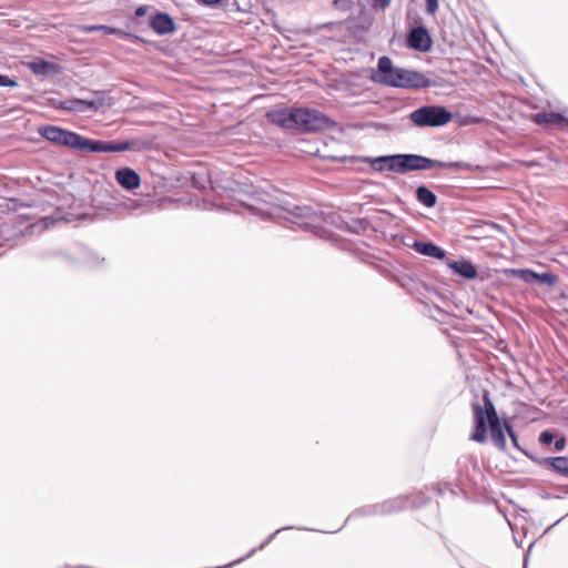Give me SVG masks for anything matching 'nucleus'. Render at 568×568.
I'll return each instance as SVG.
<instances>
[{
	"mask_svg": "<svg viewBox=\"0 0 568 568\" xmlns=\"http://www.w3.org/2000/svg\"><path fill=\"white\" fill-rule=\"evenodd\" d=\"M116 182L126 190H134L140 185L139 174L129 168L120 169L115 172Z\"/></svg>",
	"mask_w": 568,
	"mask_h": 568,
	"instance_id": "nucleus-11",
	"label": "nucleus"
},
{
	"mask_svg": "<svg viewBox=\"0 0 568 568\" xmlns=\"http://www.w3.org/2000/svg\"><path fill=\"white\" fill-rule=\"evenodd\" d=\"M148 11V7L145 6H141L139 7L136 10H135V16L136 17H143Z\"/></svg>",
	"mask_w": 568,
	"mask_h": 568,
	"instance_id": "nucleus-30",
	"label": "nucleus"
},
{
	"mask_svg": "<svg viewBox=\"0 0 568 568\" xmlns=\"http://www.w3.org/2000/svg\"><path fill=\"white\" fill-rule=\"evenodd\" d=\"M515 277L523 280L526 283H535L537 280V273L530 270H510L509 271Z\"/></svg>",
	"mask_w": 568,
	"mask_h": 568,
	"instance_id": "nucleus-21",
	"label": "nucleus"
},
{
	"mask_svg": "<svg viewBox=\"0 0 568 568\" xmlns=\"http://www.w3.org/2000/svg\"><path fill=\"white\" fill-rule=\"evenodd\" d=\"M448 266L456 274H458L465 278L473 280L477 276L476 267L468 261H465V260L450 261V262H448Z\"/></svg>",
	"mask_w": 568,
	"mask_h": 568,
	"instance_id": "nucleus-17",
	"label": "nucleus"
},
{
	"mask_svg": "<svg viewBox=\"0 0 568 568\" xmlns=\"http://www.w3.org/2000/svg\"><path fill=\"white\" fill-rule=\"evenodd\" d=\"M373 164L377 170L381 171L387 170L393 172H402L399 154L376 158L373 161Z\"/></svg>",
	"mask_w": 568,
	"mask_h": 568,
	"instance_id": "nucleus-13",
	"label": "nucleus"
},
{
	"mask_svg": "<svg viewBox=\"0 0 568 568\" xmlns=\"http://www.w3.org/2000/svg\"><path fill=\"white\" fill-rule=\"evenodd\" d=\"M534 120L537 124H551L559 129L568 128V118L556 112H539L534 115Z\"/></svg>",
	"mask_w": 568,
	"mask_h": 568,
	"instance_id": "nucleus-12",
	"label": "nucleus"
},
{
	"mask_svg": "<svg viewBox=\"0 0 568 568\" xmlns=\"http://www.w3.org/2000/svg\"><path fill=\"white\" fill-rule=\"evenodd\" d=\"M18 83L16 80L10 79L7 75L0 74V87H17Z\"/></svg>",
	"mask_w": 568,
	"mask_h": 568,
	"instance_id": "nucleus-25",
	"label": "nucleus"
},
{
	"mask_svg": "<svg viewBox=\"0 0 568 568\" xmlns=\"http://www.w3.org/2000/svg\"><path fill=\"white\" fill-rule=\"evenodd\" d=\"M566 442L565 438H559L555 442V448L557 450H562L565 448Z\"/></svg>",
	"mask_w": 568,
	"mask_h": 568,
	"instance_id": "nucleus-29",
	"label": "nucleus"
},
{
	"mask_svg": "<svg viewBox=\"0 0 568 568\" xmlns=\"http://www.w3.org/2000/svg\"><path fill=\"white\" fill-rule=\"evenodd\" d=\"M329 120L320 111L313 109H293L294 129L317 131L326 128Z\"/></svg>",
	"mask_w": 568,
	"mask_h": 568,
	"instance_id": "nucleus-6",
	"label": "nucleus"
},
{
	"mask_svg": "<svg viewBox=\"0 0 568 568\" xmlns=\"http://www.w3.org/2000/svg\"><path fill=\"white\" fill-rule=\"evenodd\" d=\"M373 80L396 88H423L428 84L427 79L422 73L395 68L388 57L379 58Z\"/></svg>",
	"mask_w": 568,
	"mask_h": 568,
	"instance_id": "nucleus-2",
	"label": "nucleus"
},
{
	"mask_svg": "<svg viewBox=\"0 0 568 568\" xmlns=\"http://www.w3.org/2000/svg\"><path fill=\"white\" fill-rule=\"evenodd\" d=\"M200 3L209 7H213L222 2V0H199Z\"/></svg>",
	"mask_w": 568,
	"mask_h": 568,
	"instance_id": "nucleus-28",
	"label": "nucleus"
},
{
	"mask_svg": "<svg viewBox=\"0 0 568 568\" xmlns=\"http://www.w3.org/2000/svg\"><path fill=\"white\" fill-rule=\"evenodd\" d=\"M132 149V144L124 142L93 141L85 138L83 152H122Z\"/></svg>",
	"mask_w": 568,
	"mask_h": 568,
	"instance_id": "nucleus-9",
	"label": "nucleus"
},
{
	"mask_svg": "<svg viewBox=\"0 0 568 568\" xmlns=\"http://www.w3.org/2000/svg\"><path fill=\"white\" fill-rule=\"evenodd\" d=\"M402 172L415 171V170H429L433 168L439 169H458L468 168L467 164L462 162H440L434 161L428 158L415 154H399Z\"/></svg>",
	"mask_w": 568,
	"mask_h": 568,
	"instance_id": "nucleus-5",
	"label": "nucleus"
},
{
	"mask_svg": "<svg viewBox=\"0 0 568 568\" xmlns=\"http://www.w3.org/2000/svg\"><path fill=\"white\" fill-rule=\"evenodd\" d=\"M113 102L111 98L98 92L91 99H71L63 101L61 103V108L68 111L83 113L87 111H99L105 106H111Z\"/></svg>",
	"mask_w": 568,
	"mask_h": 568,
	"instance_id": "nucleus-7",
	"label": "nucleus"
},
{
	"mask_svg": "<svg viewBox=\"0 0 568 568\" xmlns=\"http://www.w3.org/2000/svg\"><path fill=\"white\" fill-rule=\"evenodd\" d=\"M373 1H374V6L379 7L382 9L388 7V4L390 3V0H373Z\"/></svg>",
	"mask_w": 568,
	"mask_h": 568,
	"instance_id": "nucleus-27",
	"label": "nucleus"
},
{
	"mask_svg": "<svg viewBox=\"0 0 568 568\" xmlns=\"http://www.w3.org/2000/svg\"><path fill=\"white\" fill-rule=\"evenodd\" d=\"M28 67L36 75H49L54 74L59 71L58 65L55 63L48 62L41 59L29 62Z\"/></svg>",
	"mask_w": 568,
	"mask_h": 568,
	"instance_id": "nucleus-18",
	"label": "nucleus"
},
{
	"mask_svg": "<svg viewBox=\"0 0 568 568\" xmlns=\"http://www.w3.org/2000/svg\"><path fill=\"white\" fill-rule=\"evenodd\" d=\"M540 443L549 445L554 440V435L550 432H542L539 436Z\"/></svg>",
	"mask_w": 568,
	"mask_h": 568,
	"instance_id": "nucleus-26",
	"label": "nucleus"
},
{
	"mask_svg": "<svg viewBox=\"0 0 568 568\" xmlns=\"http://www.w3.org/2000/svg\"><path fill=\"white\" fill-rule=\"evenodd\" d=\"M408 45L415 50L427 52L432 48V38L423 27L414 28L407 39Z\"/></svg>",
	"mask_w": 568,
	"mask_h": 568,
	"instance_id": "nucleus-10",
	"label": "nucleus"
},
{
	"mask_svg": "<svg viewBox=\"0 0 568 568\" xmlns=\"http://www.w3.org/2000/svg\"><path fill=\"white\" fill-rule=\"evenodd\" d=\"M88 30L89 31H102L105 34H116V33H120V30H118L115 28H112V27H109V26H102V24L88 27Z\"/></svg>",
	"mask_w": 568,
	"mask_h": 568,
	"instance_id": "nucleus-23",
	"label": "nucleus"
},
{
	"mask_svg": "<svg viewBox=\"0 0 568 568\" xmlns=\"http://www.w3.org/2000/svg\"><path fill=\"white\" fill-rule=\"evenodd\" d=\"M536 282H540L542 284L551 286L557 282V276L551 273H541V274L537 273Z\"/></svg>",
	"mask_w": 568,
	"mask_h": 568,
	"instance_id": "nucleus-22",
	"label": "nucleus"
},
{
	"mask_svg": "<svg viewBox=\"0 0 568 568\" xmlns=\"http://www.w3.org/2000/svg\"><path fill=\"white\" fill-rule=\"evenodd\" d=\"M417 199L427 207H433L436 204V195L425 186H419L416 191Z\"/></svg>",
	"mask_w": 568,
	"mask_h": 568,
	"instance_id": "nucleus-19",
	"label": "nucleus"
},
{
	"mask_svg": "<svg viewBox=\"0 0 568 568\" xmlns=\"http://www.w3.org/2000/svg\"><path fill=\"white\" fill-rule=\"evenodd\" d=\"M409 119L419 128L443 126L452 121L453 114L444 106L426 105L413 111Z\"/></svg>",
	"mask_w": 568,
	"mask_h": 568,
	"instance_id": "nucleus-3",
	"label": "nucleus"
},
{
	"mask_svg": "<svg viewBox=\"0 0 568 568\" xmlns=\"http://www.w3.org/2000/svg\"><path fill=\"white\" fill-rule=\"evenodd\" d=\"M39 132L48 141L83 152L85 138L75 132L53 125L43 126Z\"/></svg>",
	"mask_w": 568,
	"mask_h": 568,
	"instance_id": "nucleus-4",
	"label": "nucleus"
},
{
	"mask_svg": "<svg viewBox=\"0 0 568 568\" xmlns=\"http://www.w3.org/2000/svg\"><path fill=\"white\" fill-rule=\"evenodd\" d=\"M549 464L556 471L568 477V458L567 457L550 458Z\"/></svg>",
	"mask_w": 568,
	"mask_h": 568,
	"instance_id": "nucleus-20",
	"label": "nucleus"
},
{
	"mask_svg": "<svg viewBox=\"0 0 568 568\" xmlns=\"http://www.w3.org/2000/svg\"><path fill=\"white\" fill-rule=\"evenodd\" d=\"M265 214L272 219H284L298 226H304L308 224L307 219L310 217L311 211L308 207L296 206L293 210H288L272 204V207L267 209Z\"/></svg>",
	"mask_w": 568,
	"mask_h": 568,
	"instance_id": "nucleus-8",
	"label": "nucleus"
},
{
	"mask_svg": "<svg viewBox=\"0 0 568 568\" xmlns=\"http://www.w3.org/2000/svg\"><path fill=\"white\" fill-rule=\"evenodd\" d=\"M561 296L564 298H567L568 300V286L566 287V290L561 293Z\"/></svg>",
	"mask_w": 568,
	"mask_h": 568,
	"instance_id": "nucleus-31",
	"label": "nucleus"
},
{
	"mask_svg": "<svg viewBox=\"0 0 568 568\" xmlns=\"http://www.w3.org/2000/svg\"><path fill=\"white\" fill-rule=\"evenodd\" d=\"M474 422L475 428L470 435V439L477 443H485L487 440V432L489 429L493 443L499 449H505L506 438L504 428L508 432L514 444H517L516 436L507 423L501 424L496 413L494 404L488 395H484V407L474 405Z\"/></svg>",
	"mask_w": 568,
	"mask_h": 568,
	"instance_id": "nucleus-1",
	"label": "nucleus"
},
{
	"mask_svg": "<svg viewBox=\"0 0 568 568\" xmlns=\"http://www.w3.org/2000/svg\"><path fill=\"white\" fill-rule=\"evenodd\" d=\"M271 122L285 128L294 129L293 124V109L275 110L267 113Z\"/></svg>",
	"mask_w": 568,
	"mask_h": 568,
	"instance_id": "nucleus-15",
	"label": "nucleus"
},
{
	"mask_svg": "<svg viewBox=\"0 0 568 568\" xmlns=\"http://www.w3.org/2000/svg\"><path fill=\"white\" fill-rule=\"evenodd\" d=\"M151 27L158 34H169L174 31V22L165 13L155 14L151 20Z\"/></svg>",
	"mask_w": 568,
	"mask_h": 568,
	"instance_id": "nucleus-14",
	"label": "nucleus"
},
{
	"mask_svg": "<svg viewBox=\"0 0 568 568\" xmlns=\"http://www.w3.org/2000/svg\"><path fill=\"white\" fill-rule=\"evenodd\" d=\"M438 1L439 0H425L426 2V12L428 14L434 16L438 10Z\"/></svg>",
	"mask_w": 568,
	"mask_h": 568,
	"instance_id": "nucleus-24",
	"label": "nucleus"
},
{
	"mask_svg": "<svg viewBox=\"0 0 568 568\" xmlns=\"http://www.w3.org/2000/svg\"><path fill=\"white\" fill-rule=\"evenodd\" d=\"M413 248L422 255L442 260L445 257V251L430 242L415 241Z\"/></svg>",
	"mask_w": 568,
	"mask_h": 568,
	"instance_id": "nucleus-16",
	"label": "nucleus"
}]
</instances>
